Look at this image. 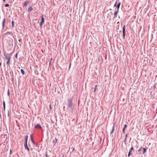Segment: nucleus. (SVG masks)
<instances>
[{
    "label": "nucleus",
    "mask_w": 157,
    "mask_h": 157,
    "mask_svg": "<svg viewBox=\"0 0 157 157\" xmlns=\"http://www.w3.org/2000/svg\"><path fill=\"white\" fill-rule=\"evenodd\" d=\"M2 63H0V66L1 65Z\"/></svg>",
    "instance_id": "34"
},
{
    "label": "nucleus",
    "mask_w": 157,
    "mask_h": 157,
    "mask_svg": "<svg viewBox=\"0 0 157 157\" xmlns=\"http://www.w3.org/2000/svg\"><path fill=\"white\" fill-rule=\"evenodd\" d=\"M5 19L4 18L2 21V29H4L5 27Z\"/></svg>",
    "instance_id": "8"
},
{
    "label": "nucleus",
    "mask_w": 157,
    "mask_h": 157,
    "mask_svg": "<svg viewBox=\"0 0 157 157\" xmlns=\"http://www.w3.org/2000/svg\"><path fill=\"white\" fill-rule=\"evenodd\" d=\"M57 140L56 138H55L54 140H53V142L56 143L57 142Z\"/></svg>",
    "instance_id": "18"
},
{
    "label": "nucleus",
    "mask_w": 157,
    "mask_h": 157,
    "mask_svg": "<svg viewBox=\"0 0 157 157\" xmlns=\"http://www.w3.org/2000/svg\"><path fill=\"white\" fill-rule=\"evenodd\" d=\"M21 72L23 75L25 74V71L23 69H21Z\"/></svg>",
    "instance_id": "16"
},
{
    "label": "nucleus",
    "mask_w": 157,
    "mask_h": 157,
    "mask_svg": "<svg viewBox=\"0 0 157 157\" xmlns=\"http://www.w3.org/2000/svg\"><path fill=\"white\" fill-rule=\"evenodd\" d=\"M125 25H124L123 28V38L124 39L125 36Z\"/></svg>",
    "instance_id": "4"
},
{
    "label": "nucleus",
    "mask_w": 157,
    "mask_h": 157,
    "mask_svg": "<svg viewBox=\"0 0 157 157\" xmlns=\"http://www.w3.org/2000/svg\"><path fill=\"white\" fill-rule=\"evenodd\" d=\"M8 96L10 95V91H9V89H8Z\"/></svg>",
    "instance_id": "26"
},
{
    "label": "nucleus",
    "mask_w": 157,
    "mask_h": 157,
    "mask_svg": "<svg viewBox=\"0 0 157 157\" xmlns=\"http://www.w3.org/2000/svg\"><path fill=\"white\" fill-rule=\"evenodd\" d=\"M114 128H115V125L114 124L113 125V126L112 127V130L111 132H110V134H112L113 133V132L114 131V129H115Z\"/></svg>",
    "instance_id": "11"
},
{
    "label": "nucleus",
    "mask_w": 157,
    "mask_h": 157,
    "mask_svg": "<svg viewBox=\"0 0 157 157\" xmlns=\"http://www.w3.org/2000/svg\"><path fill=\"white\" fill-rule=\"evenodd\" d=\"M28 137V135H26L25 136V142H26L27 143Z\"/></svg>",
    "instance_id": "12"
},
{
    "label": "nucleus",
    "mask_w": 157,
    "mask_h": 157,
    "mask_svg": "<svg viewBox=\"0 0 157 157\" xmlns=\"http://www.w3.org/2000/svg\"><path fill=\"white\" fill-rule=\"evenodd\" d=\"M4 2H5L6 1V0H3Z\"/></svg>",
    "instance_id": "36"
},
{
    "label": "nucleus",
    "mask_w": 157,
    "mask_h": 157,
    "mask_svg": "<svg viewBox=\"0 0 157 157\" xmlns=\"http://www.w3.org/2000/svg\"><path fill=\"white\" fill-rule=\"evenodd\" d=\"M132 150H133V146H132V147L131 148V149L129 150V151L128 152V157H129L130 155L131 154V151Z\"/></svg>",
    "instance_id": "6"
},
{
    "label": "nucleus",
    "mask_w": 157,
    "mask_h": 157,
    "mask_svg": "<svg viewBox=\"0 0 157 157\" xmlns=\"http://www.w3.org/2000/svg\"><path fill=\"white\" fill-rule=\"evenodd\" d=\"M31 136V140L32 141V142H33V143H34V141H33V138H32V136L31 135L30 136Z\"/></svg>",
    "instance_id": "22"
},
{
    "label": "nucleus",
    "mask_w": 157,
    "mask_h": 157,
    "mask_svg": "<svg viewBox=\"0 0 157 157\" xmlns=\"http://www.w3.org/2000/svg\"><path fill=\"white\" fill-rule=\"evenodd\" d=\"M4 56H5V57L6 59H8V60L6 63V64L8 65V66H10V60L11 58V56L10 55H9V54H4Z\"/></svg>",
    "instance_id": "2"
},
{
    "label": "nucleus",
    "mask_w": 157,
    "mask_h": 157,
    "mask_svg": "<svg viewBox=\"0 0 157 157\" xmlns=\"http://www.w3.org/2000/svg\"><path fill=\"white\" fill-rule=\"evenodd\" d=\"M71 63L70 64V66H69V67H71Z\"/></svg>",
    "instance_id": "35"
},
{
    "label": "nucleus",
    "mask_w": 157,
    "mask_h": 157,
    "mask_svg": "<svg viewBox=\"0 0 157 157\" xmlns=\"http://www.w3.org/2000/svg\"><path fill=\"white\" fill-rule=\"evenodd\" d=\"M117 1H116L115 3L114 4V7H116L117 6Z\"/></svg>",
    "instance_id": "25"
},
{
    "label": "nucleus",
    "mask_w": 157,
    "mask_h": 157,
    "mask_svg": "<svg viewBox=\"0 0 157 157\" xmlns=\"http://www.w3.org/2000/svg\"><path fill=\"white\" fill-rule=\"evenodd\" d=\"M38 128L40 129L42 128V127L40 124H37L35 126V128Z\"/></svg>",
    "instance_id": "10"
},
{
    "label": "nucleus",
    "mask_w": 157,
    "mask_h": 157,
    "mask_svg": "<svg viewBox=\"0 0 157 157\" xmlns=\"http://www.w3.org/2000/svg\"><path fill=\"white\" fill-rule=\"evenodd\" d=\"M10 155L12 154V150H10Z\"/></svg>",
    "instance_id": "30"
},
{
    "label": "nucleus",
    "mask_w": 157,
    "mask_h": 157,
    "mask_svg": "<svg viewBox=\"0 0 157 157\" xmlns=\"http://www.w3.org/2000/svg\"><path fill=\"white\" fill-rule=\"evenodd\" d=\"M116 7L117 8V11H119V7H120V6H118L117 5V6H116Z\"/></svg>",
    "instance_id": "21"
},
{
    "label": "nucleus",
    "mask_w": 157,
    "mask_h": 157,
    "mask_svg": "<svg viewBox=\"0 0 157 157\" xmlns=\"http://www.w3.org/2000/svg\"><path fill=\"white\" fill-rule=\"evenodd\" d=\"M17 53L15 55V57H16L17 58Z\"/></svg>",
    "instance_id": "28"
},
{
    "label": "nucleus",
    "mask_w": 157,
    "mask_h": 157,
    "mask_svg": "<svg viewBox=\"0 0 157 157\" xmlns=\"http://www.w3.org/2000/svg\"><path fill=\"white\" fill-rule=\"evenodd\" d=\"M127 127V125L126 124H125L124 125V127L123 130V133L124 132L125 129Z\"/></svg>",
    "instance_id": "14"
},
{
    "label": "nucleus",
    "mask_w": 157,
    "mask_h": 157,
    "mask_svg": "<svg viewBox=\"0 0 157 157\" xmlns=\"http://www.w3.org/2000/svg\"><path fill=\"white\" fill-rule=\"evenodd\" d=\"M142 150H143V154H144L146 151V149L144 148H143L142 149Z\"/></svg>",
    "instance_id": "15"
},
{
    "label": "nucleus",
    "mask_w": 157,
    "mask_h": 157,
    "mask_svg": "<svg viewBox=\"0 0 157 157\" xmlns=\"http://www.w3.org/2000/svg\"><path fill=\"white\" fill-rule=\"evenodd\" d=\"M33 8L32 7H29L28 9V11L30 12L33 10Z\"/></svg>",
    "instance_id": "13"
},
{
    "label": "nucleus",
    "mask_w": 157,
    "mask_h": 157,
    "mask_svg": "<svg viewBox=\"0 0 157 157\" xmlns=\"http://www.w3.org/2000/svg\"><path fill=\"white\" fill-rule=\"evenodd\" d=\"M10 33H11L10 32H9V31L5 33V35H7L10 34Z\"/></svg>",
    "instance_id": "17"
},
{
    "label": "nucleus",
    "mask_w": 157,
    "mask_h": 157,
    "mask_svg": "<svg viewBox=\"0 0 157 157\" xmlns=\"http://www.w3.org/2000/svg\"><path fill=\"white\" fill-rule=\"evenodd\" d=\"M127 134H126V135L125 138H127Z\"/></svg>",
    "instance_id": "33"
},
{
    "label": "nucleus",
    "mask_w": 157,
    "mask_h": 157,
    "mask_svg": "<svg viewBox=\"0 0 157 157\" xmlns=\"http://www.w3.org/2000/svg\"><path fill=\"white\" fill-rule=\"evenodd\" d=\"M142 149L141 148H140V149L139 150H138V151L140 152V151Z\"/></svg>",
    "instance_id": "29"
},
{
    "label": "nucleus",
    "mask_w": 157,
    "mask_h": 157,
    "mask_svg": "<svg viewBox=\"0 0 157 157\" xmlns=\"http://www.w3.org/2000/svg\"><path fill=\"white\" fill-rule=\"evenodd\" d=\"M118 11H116L115 12H114V16L113 17V18H116L117 17V14L118 13Z\"/></svg>",
    "instance_id": "9"
},
{
    "label": "nucleus",
    "mask_w": 157,
    "mask_h": 157,
    "mask_svg": "<svg viewBox=\"0 0 157 157\" xmlns=\"http://www.w3.org/2000/svg\"><path fill=\"white\" fill-rule=\"evenodd\" d=\"M120 4H121V2H119V3H118V4H117V5H118V6H120Z\"/></svg>",
    "instance_id": "27"
},
{
    "label": "nucleus",
    "mask_w": 157,
    "mask_h": 157,
    "mask_svg": "<svg viewBox=\"0 0 157 157\" xmlns=\"http://www.w3.org/2000/svg\"><path fill=\"white\" fill-rule=\"evenodd\" d=\"M9 6V5L8 4H6L5 5V6L6 7H8Z\"/></svg>",
    "instance_id": "24"
},
{
    "label": "nucleus",
    "mask_w": 157,
    "mask_h": 157,
    "mask_svg": "<svg viewBox=\"0 0 157 157\" xmlns=\"http://www.w3.org/2000/svg\"><path fill=\"white\" fill-rule=\"evenodd\" d=\"M25 149V150H27L28 151H29L30 149L28 146L27 143L26 142H25L24 143Z\"/></svg>",
    "instance_id": "3"
},
{
    "label": "nucleus",
    "mask_w": 157,
    "mask_h": 157,
    "mask_svg": "<svg viewBox=\"0 0 157 157\" xmlns=\"http://www.w3.org/2000/svg\"><path fill=\"white\" fill-rule=\"evenodd\" d=\"M12 28L13 27L14 25V21H12Z\"/></svg>",
    "instance_id": "19"
},
{
    "label": "nucleus",
    "mask_w": 157,
    "mask_h": 157,
    "mask_svg": "<svg viewBox=\"0 0 157 157\" xmlns=\"http://www.w3.org/2000/svg\"><path fill=\"white\" fill-rule=\"evenodd\" d=\"M46 157H48V154L47 153L45 155Z\"/></svg>",
    "instance_id": "32"
},
{
    "label": "nucleus",
    "mask_w": 157,
    "mask_h": 157,
    "mask_svg": "<svg viewBox=\"0 0 157 157\" xmlns=\"http://www.w3.org/2000/svg\"><path fill=\"white\" fill-rule=\"evenodd\" d=\"M44 22V19L43 17V15L42 17L41 18V20L40 23V25L41 27L43 24V23Z\"/></svg>",
    "instance_id": "5"
},
{
    "label": "nucleus",
    "mask_w": 157,
    "mask_h": 157,
    "mask_svg": "<svg viewBox=\"0 0 157 157\" xmlns=\"http://www.w3.org/2000/svg\"><path fill=\"white\" fill-rule=\"evenodd\" d=\"M30 2V1H25L23 4V6H26Z\"/></svg>",
    "instance_id": "7"
},
{
    "label": "nucleus",
    "mask_w": 157,
    "mask_h": 157,
    "mask_svg": "<svg viewBox=\"0 0 157 157\" xmlns=\"http://www.w3.org/2000/svg\"><path fill=\"white\" fill-rule=\"evenodd\" d=\"M62 157H63V156Z\"/></svg>",
    "instance_id": "38"
},
{
    "label": "nucleus",
    "mask_w": 157,
    "mask_h": 157,
    "mask_svg": "<svg viewBox=\"0 0 157 157\" xmlns=\"http://www.w3.org/2000/svg\"><path fill=\"white\" fill-rule=\"evenodd\" d=\"M3 105L4 110H5V102L4 101H3Z\"/></svg>",
    "instance_id": "20"
},
{
    "label": "nucleus",
    "mask_w": 157,
    "mask_h": 157,
    "mask_svg": "<svg viewBox=\"0 0 157 157\" xmlns=\"http://www.w3.org/2000/svg\"><path fill=\"white\" fill-rule=\"evenodd\" d=\"M126 138H125V140L124 141V142H125L126 141Z\"/></svg>",
    "instance_id": "31"
},
{
    "label": "nucleus",
    "mask_w": 157,
    "mask_h": 157,
    "mask_svg": "<svg viewBox=\"0 0 157 157\" xmlns=\"http://www.w3.org/2000/svg\"><path fill=\"white\" fill-rule=\"evenodd\" d=\"M18 157H20V156L19 155Z\"/></svg>",
    "instance_id": "37"
},
{
    "label": "nucleus",
    "mask_w": 157,
    "mask_h": 157,
    "mask_svg": "<svg viewBox=\"0 0 157 157\" xmlns=\"http://www.w3.org/2000/svg\"><path fill=\"white\" fill-rule=\"evenodd\" d=\"M67 108L71 107L73 105V99L72 98H69L67 99Z\"/></svg>",
    "instance_id": "1"
},
{
    "label": "nucleus",
    "mask_w": 157,
    "mask_h": 157,
    "mask_svg": "<svg viewBox=\"0 0 157 157\" xmlns=\"http://www.w3.org/2000/svg\"><path fill=\"white\" fill-rule=\"evenodd\" d=\"M98 86V85H96L95 86V89H94V92H95L96 90V88H97V87Z\"/></svg>",
    "instance_id": "23"
}]
</instances>
